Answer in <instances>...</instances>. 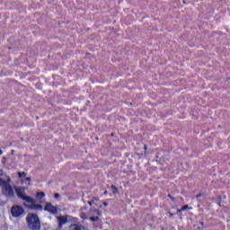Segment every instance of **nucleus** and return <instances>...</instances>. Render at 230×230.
<instances>
[{
	"mask_svg": "<svg viewBox=\"0 0 230 230\" xmlns=\"http://www.w3.org/2000/svg\"><path fill=\"white\" fill-rule=\"evenodd\" d=\"M144 150L146 152V150H148V146L145 145L144 146Z\"/></svg>",
	"mask_w": 230,
	"mask_h": 230,
	"instance_id": "obj_19",
	"label": "nucleus"
},
{
	"mask_svg": "<svg viewBox=\"0 0 230 230\" xmlns=\"http://www.w3.org/2000/svg\"><path fill=\"white\" fill-rule=\"evenodd\" d=\"M4 182V181H3V179L0 178V188H1V186H3Z\"/></svg>",
	"mask_w": 230,
	"mask_h": 230,
	"instance_id": "obj_16",
	"label": "nucleus"
},
{
	"mask_svg": "<svg viewBox=\"0 0 230 230\" xmlns=\"http://www.w3.org/2000/svg\"><path fill=\"white\" fill-rule=\"evenodd\" d=\"M111 137H114V133H111Z\"/></svg>",
	"mask_w": 230,
	"mask_h": 230,
	"instance_id": "obj_25",
	"label": "nucleus"
},
{
	"mask_svg": "<svg viewBox=\"0 0 230 230\" xmlns=\"http://www.w3.org/2000/svg\"><path fill=\"white\" fill-rule=\"evenodd\" d=\"M58 228L62 229V227H64V226L67 224V217L64 216L58 217Z\"/></svg>",
	"mask_w": 230,
	"mask_h": 230,
	"instance_id": "obj_6",
	"label": "nucleus"
},
{
	"mask_svg": "<svg viewBox=\"0 0 230 230\" xmlns=\"http://www.w3.org/2000/svg\"><path fill=\"white\" fill-rule=\"evenodd\" d=\"M170 217H173V213L169 212Z\"/></svg>",
	"mask_w": 230,
	"mask_h": 230,
	"instance_id": "obj_22",
	"label": "nucleus"
},
{
	"mask_svg": "<svg viewBox=\"0 0 230 230\" xmlns=\"http://www.w3.org/2000/svg\"><path fill=\"white\" fill-rule=\"evenodd\" d=\"M18 176L20 179H23L24 177H26V172H18Z\"/></svg>",
	"mask_w": 230,
	"mask_h": 230,
	"instance_id": "obj_11",
	"label": "nucleus"
},
{
	"mask_svg": "<svg viewBox=\"0 0 230 230\" xmlns=\"http://www.w3.org/2000/svg\"><path fill=\"white\" fill-rule=\"evenodd\" d=\"M200 197H202V193H199V194L196 196V199H200Z\"/></svg>",
	"mask_w": 230,
	"mask_h": 230,
	"instance_id": "obj_17",
	"label": "nucleus"
},
{
	"mask_svg": "<svg viewBox=\"0 0 230 230\" xmlns=\"http://www.w3.org/2000/svg\"><path fill=\"white\" fill-rule=\"evenodd\" d=\"M26 222L29 229L40 230V219L37 214L29 213L26 217Z\"/></svg>",
	"mask_w": 230,
	"mask_h": 230,
	"instance_id": "obj_2",
	"label": "nucleus"
},
{
	"mask_svg": "<svg viewBox=\"0 0 230 230\" xmlns=\"http://www.w3.org/2000/svg\"><path fill=\"white\" fill-rule=\"evenodd\" d=\"M93 202H94V201H93V200L88 201V204H89L90 206H93Z\"/></svg>",
	"mask_w": 230,
	"mask_h": 230,
	"instance_id": "obj_20",
	"label": "nucleus"
},
{
	"mask_svg": "<svg viewBox=\"0 0 230 230\" xmlns=\"http://www.w3.org/2000/svg\"><path fill=\"white\" fill-rule=\"evenodd\" d=\"M3 186V194L7 197V199H13V197H15V192H13V188H12V185L6 181H4Z\"/></svg>",
	"mask_w": 230,
	"mask_h": 230,
	"instance_id": "obj_4",
	"label": "nucleus"
},
{
	"mask_svg": "<svg viewBox=\"0 0 230 230\" xmlns=\"http://www.w3.org/2000/svg\"><path fill=\"white\" fill-rule=\"evenodd\" d=\"M11 215L13 218H22L24 215H26V212L24 210V208L21 205H13L11 208Z\"/></svg>",
	"mask_w": 230,
	"mask_h": 230,
	"instance_id": "obj_3",
	"label": "nucleus"
},
{
	"mask_svg": "<svg viewBox=\"0 0 230 230\" xmlns=\"http://www.w3.org/2000/svg\"><path fill=\"white\" fill-rule=\"evenodd\" d=\"M54 197H55V199H60V194L59 193H55Z\"/></svg>",
	"mask_w": 230,
	"mask_h": 230,
	"instance_id": "obj_15",
	"label": "nucleus"
},
{
	"mask_svg": "<svg viewBox=\"0 0 230 230\" xmlns=\"http://www.w3.org/2000/svg\"><path fill=\"white\" fill-rule=\"evenodd\" d=\"M82 229H84V227L76 224H72L69 226V230H82Z\"/></svg>",
	"mask_w": 230,
	"mask_h": 230,
	"instance_id": "obj_7",
	"label": "nucleus"
},
{
	"mask_svg": "<svg viewBox=\"0 0 230 230\" xmlns=\"http://www.w3.org/2000/svg\"><path fill=\"white\" fill-rule=\"evenodd\" d=\"M99 200H100V198H98V197H93L92 199V201H93V202H98Z\"/></svg>",
	"mask_w": 230,
	"mask_h": 230,
	"instance_id": "obj_14",
	"label": "nucleus"
},
{
	"mask_svg": "<svg viewBox=\"0 0 230 230\" xmlns=\"http://www.w3.org/2000/svg\"><path fill=\"white\" fill-rule=\"evenodd\" d=\"M46 197V193L44 192H37L36 193V199L39 200H41V199H44Z\"/></svg>",
	"mask_w": 230,
	"mask_h": 230,
	"instance_id": "obj_9",
	"label": "nucleus"
},
{
	"mask_svg": "<svg viewBox=\"0 0 230 230\" xmlns=\"http://www.w3.org/2000/svg\"><path fill=\"white\" fill-rule=\"evenodd\" d=\"M15 191H16L17 197L22 199V200H25V202L28 203V204L23 203V206H25L27 209H31L32 211H42V209H44V207H42L41 204H36L37 199L30 196H26L22 191V190H21L20 188H16Z\"/></svg>",
	"mask_w": 230,
	"mask_h": 230,
	"instance_id": "obj_1",
	"label": "nucleus"
},
{
	"mask_svg": "<svg viewBox=\"0 0 230 230\" xmlns=\"http://www.w3.org/2000/svg\"><path fill=\"white\" fill-rule=\"evenodd\" d=\"M167 197L171 199L172 202H175V198L171 196V194H168Z\"/></svg>",
	"mask_w": 230,
	"mask_h": 230,
	"instance_id": "obj_13",
	"label": "nucleus"
},
{
	"mask_svg": "<svg viewBox=\"0 0 230 230\" xmlns=\"http://www.w3.org/2000/svg\"><path fill=\"white\" fill-rule=\"evenodd\" d=\"M187 209H193V208L189 205H184L181 208L177 210V213H182V211H186Z\"/></svg>",
	"mask_w": 230,
	"mask_h": 230,
	"instance_id": "obj_8",
	"label": "nucleus"
},
{
	"mask_svg": "<svg viewBox=\"0 0 230 230\" xmlns=\"http://www.w3.org/2000/svg\"><path fill=\"white\" fill-rule=\"evenodd\" d=\"M111 190H113V193H116L118 191V187L111 185Z\"/></svg>",
	"mask_w": 230,
	"mask_h": 230,
	"instance_id": "obj_12",
	"label": "nucleus"
},
{
	"mask_svg": "<svg viewBox=\"0 0 230 230\" xmlns=\"http://www.w3.org/2000/svg\"><path fill=\"white\" fill-rule=\"evenodd\" d=\"M107 193H109L107 190L104 191V195H107Z\"/></svg>",
	"mask_w": 230,
	"mask_h": 230,
	"instance_id": "obj_23",
	"label": "nucleus"
},
{
	"mask_svg": "<svg viewBox=\"0 0 230 230\" xmlns=\"http://www.w3.org/2000/svg\"><path fill=\"white\" fill-rule=\"evenodd\" d=\"M25 181H27L28 182H30V181H31V177H26V178H25Z\"/></svg>",
	"mask_w": 230,
	"mask_h": 230,
	"instance_id": "obj_18",
	"label": "nucleus"
},
{
	"mask_svg": "<svg viewBox=\"0 0 230 230\" xmlns=\"http://www.w3.org/2000/svg\"><path fill=\"white\" fill-rule=\"evenodd\" d=\"M91 222H98L100 220V217H90Z\"/></svg>",
	"mask_w": 230,
	"mask_h": 230,
	"instance_id": "obj_10",
	"label": "nucleus"
},
{
	"mask_svg": "<svg viewBox=\"0 0 230 230\" xmlns=\"http://www.w3.org/2000/svg\"><path fill=\"white\" fill-rule=\"evenodd\" d=\"M201 226H204V222H201Z\"/></svg>",
	"mask_w": 230,
	"mask_h": 230,
	"instance_id": "obj_26",
	"label": "nucleus"
},
{
	"mask_svg": "<svg viewBox=\"0 0 230 230\" xmlns=\"http://www.w3.org/2000/svg\"><path fill=\"white\" fill-rule=\"evenodd\" d=\"M3 155V151L2 150H0V155Z\"/></svg>",
	"mask_w": 230,
	"mask_h": 230,
	"instance_id": "obj_24",
	"label": "nucleus"
},
{
	"mask_svg": "<svg viewBox=\"0 0 230 230\" xmlns=\"http://www.w3.org/2000/svg\"><path fill=\"white\" fill-rule=\"evenodd\" d=\"M103 206L107 208V206H109V203L103 202Z\"/></svg>",
	"mask_w": 230,
	"mask_h": 230,
	"instance_id": "obj_21",
	"label": "nucleus"
},
{
	"mask_svg": "<svg viewBox=\"0 0 230 230\" xmlns=\"http://www.w3.org/2000/svg\"><path fill=\"white\" fill-rule=\"evenodd\" d=\"M44 211H47L50 215H58V208H57L56 206H53L51 202L46 203L44 207Z\"/></svg>",
	"mask_w": 230,
	"mask_h": 230,
	"instance_id": "obj_5",
	"label": "nucleus"
}]
</instances>
